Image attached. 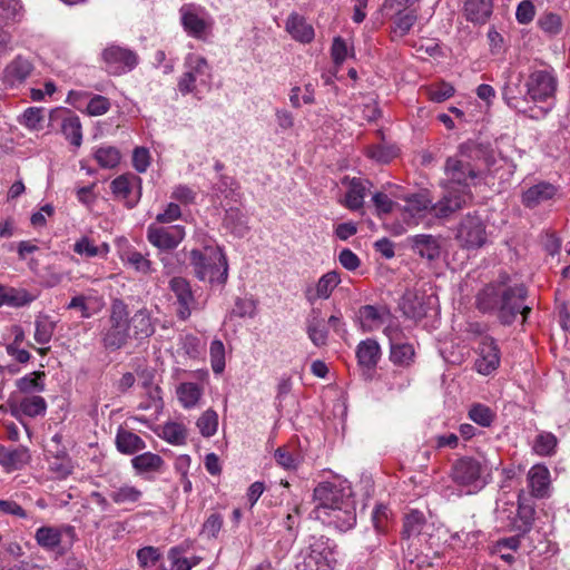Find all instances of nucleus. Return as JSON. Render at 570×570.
Listing matches in <instances>:
<instances>
[{
    "mask_svg": "<svg viewBox=\"0 0 570 570\" xmlns=\"http://www.w3.org/2000/svg\"><path fill=\"white\" fill-rule=\"evenodd\" d=\"M94 157L102 168H115L120 163V153L112 146L97 148Z\"/></svg>",
    "mask_w": 570,
    "mask_h": 570,
    "instance_id": "nucleus-53",
    "label": "nucleus"
},
{
    "mask_svg": "<svg viewBox=\"0 0 570 570\" xmlns=\"http://www.w3.org/2000/svg\"><path fill=\"white\" fill-rule=\"evenodd\" d=\"M353 56V47L342 37H334L331 46V57L336 67Z\"/></svg>",
    "mask_w": 570,
    "mask_h": 570,
    "instance_id": "nucleus-56",
    "label": "nucleus"
},
{
    "mask_svg": "<svg viewBox=\"0 0 570 570\" xmlns=\"http://www.w3.org/2000/svg\"><path fill=\"white\" fill-rule=\"evenodd\" d=\"M519 78L517 82L508 81L503 88L507 105L529 116L531 119L546 118L556 107L559 80L553 67L532 66L524 79L522 90Z\"/></svg>",
    "mask_w": 570,
    "mask_h": 570,
    "instance_id": "nucleus-2",
    "label": "nucleus"
},
{
    "mask_svg": "<svg viewBox=\"0 0 570 570\" xmlns=\"http://www.w3.org/2000/svg\"><path fill=\"white\" fill-rule=\"evenodd\" d=\"M435 298L433 296H425L413 291H407L402 296L400 307L403 314L414 321H420L428 316Z\"/></svg>",
    "mask_w": 570,
    "mask_h": 570,
    "instance_id": "nucleus-21",
    "label": "nucleus"
},
{
    "mask_svg": "<svg viewBox=\"0 0 570 570\" xmlns=\"http://www.w3.org/2000/svg\"><path fill=\"white\" fill-rule=\"evenodd\" d=\"M169 288L176 298L177 316L181 321L190 317L193 312L200 308L198 299L191 289L189 282L184 277H173L169 282Z\"/></svg>",
    "mask_w": 570,
    "mask_h": 570,
    "instance_id": "nucleus-16",
    "label": "nucleus"
},
{
    "mask_svg": "<svg viewBox=\"0 0 570 570\" xmlns=\"http://www.w3.org/2000/svg\"><path fill=\"white\" fill-rule=\"evenodd\" d=\"M72 250L85 259L94 257L105 259L110 253V245L107 242L98 243L91 235L85 234L75 240Z\"/></svg>",
    "mask_w": 570,
    "mask_h": 570,
    "instance_id": "nucleus-26",
    "label": "nucleus"
},
{
    "mask_svg": "<svg viewBox=\"0 0 570 570\" xmlns=\"http://www.w3.org/2000/svg\"><path fill=\"white\" fill-rule=\"evenodd\" d=\"M498 518L510 531L525 534L531 530L534 509L523 502L505 503V507L498 509Z\"/></svg>",
    "mask_w": 570,
    "mask_h": 570,
    "instance_id": "nucleus-12",
    "label": "nucleus"
},
{
    "mask_svg": "<svg viewBox=\"0 0 570 570\" xmlns=\"http://www.w3.org/2000/svg\"><path fill=\"white\" fill-rule=\"evenodd\" d=\"M353 497L352 487L347 479L340 475H333L331 479L320 482L314 489L315 519L325 518L326 512L335 505Z\"/></svg>",
    "mask_w": 570,
    "mask_h": 570,
    "instance_id": "nucleus-7",
    "label": "nucleus"
},
{
    "mask_svg": "<svg viewBox=\"0 0 570 570\" xmlns=\"http://www.w3.org/2000/svg\"><path fill=\"white\" fill-rule=\"evenodd\" d=\"M225 206L224 227L234 236L244 237L249 230L247 216L237 206L228 203Z\"/></svg>",
    "mask_w": 570,
    "mask_h": 570,
    "instance_id": "nucleus-32",
    "label": "nucleus"
},
{
    "mask_svg": "<svg viewBox=\"0 0 570 570\" xmlns=\"http://www.w3.org/2000/svg\"><path fill=\"white\" fill-rule=\"evenodd\" d=\"M43 111L41 107H29L19 118V122L29 130H40L43 122Z\"/></svg>",
    "mask_w": 570,
    "mask_h": 570,
    "instance_id": "nucleus-60",
    "label": "nucleus"
},
{
    "mask_svg": "<svg viewBox=\"0 0 570 570\" xmlns=\"http://www.w3.org/2000/svg\"><path fill=\"white\" fill-rule=\"evenodd\" d=\"M357 318L363 332H373L386 323L391 314L385 306L364 305L358 308Z\"/></svg>",
    "mask_w": 570,
    "mask_h": 570,
    "instance_id": "nucleus-25",
    "label": "nucleus"
},
{
    "mask_svg": "<svg viewBox=\"0 0 570 570\" xmlns=\"http://www.w3.org/2000/svg\"><path fill=\"white\" fill-rule=\"evenodd\" d=\"M180 348L190 358H197L204 351V344L200 338L194 334H185L179 338Z\"/></svg>",
    "mask_w": 570,
    "mask_h": 570,
    "instance_id": "nucleus-64",
    "label": "nucleus"
},
{
    "mask_svg": "<svg viewBox=\"0 0 570 570\" xmlns=\"http://www.w3.org/2000/svg\"><path fill=\"white\" fill-rule=\"evenodd\" d=\"M527 289L522 284H509L507 274L488 284L476 296V306L482 313L495 314L502 324H511L518 314L525 320L530 307L525 306Z\"/></svg>",
    "mask_w": 570,
    "mask_h": 570,
    "instance_id": "nucleus-3",
    "label": "nucleus"
},
{
    "mask_svg": "<svg viewBox=\"0 0 570 570\" xmlns=\"http://www.w3.org/2000/svg\"><path fill=\"white\" fill-rule=\"evenodd\" d=\"M139 379L141 385L147 394V396L157 405V403L161 400L160 396V387L154 384V371L150 368H145L139 372Z\"/></svg>",
    "mask_w": 570,
    "mask_h": 570,
    "instance_id": "nucleus-63",
    "label": "nucleus"
},
{
    "mask_svg": "<svg viewBox=\"0 0 570 570\" xmlns=\"http://www.w3.org/2000/svg\"><path fill=\"white\" fill-rule=\"evenodd\" d=\"M325 518H317L322 523L345 532L353 529L356 524V509L353 497L345 500L341 505H335L327 511Z\"/></svg>",
    "mask_w": 570,
    "mask_h": 570,
    "instance_id": "nucleus-18",
    "label": "nucleus"
},
{
    "mask_svg": "<svg viewBox=\"0 0 570 570\" xmlns=\"http://www.w3.org/2000/svg\"><path fill=\"white\" fill-rule=\"evenodd\" d=\"M108 495L115 504L132 510L141 501L144 493L136 485L125 482L111 485Z\"/></svg>",
    "mask_w": 570,
    "mask_h": 570,
    "instance_id": "nucleus-28",
    "label": "nucleus"
},
{
    "mask_svg": "<svg viewBox=\"0 0 570 570\" xmlns=\"http://www.w3.org/2000/svg\"><path fill=\"white\" fill-rule=\"evenodd\" d=\"M464 12L468 20L476 23H483L492 13V1L465 0Z\"/></svg>",
    "mask_w": 570,
    "mask_h": 570,
    "instance_id": "nucleus-40",
    "label": "nucleus"
},
{
    "mask_svg": "<svg viewBox=\"0 0 570 570\" xmlns=\"http://www.w3.org/2000/svg\"><path fill=\"white\" fill-rule=\"evenodd\" d=\"M417 20V10H399L395 13L393 21V33L399 37H404L409 33L411 28Z\"/></svg>",
    "mask_w": 570,
    "mask_h": 570,
    "instance_id": "nucleus-48",
    "label": "nucleus"
},
{
    "mask_svg": "<svg viewBox=\"0 0 570 570\" xmlns=\"http://www.w3.org/2000/svg\"><path fill=\"white\" fill-rule=\"evenodd\" d=\"M366 155L380 164H387L397 155V149L387 145H374L367 148Z\"/></svg>",
    "mask_w": 570,
    "mask_h": 570,
    "instance_id": "nucleus-62",
    "label": "nucleus"
},
{
    "mask_svg": "<svg viewBox=\"0 0 570 570\" xmlns=\"http://www.w3.org/2000/svg\"><path fill=\"white\" fill-rule=\"evenodd\" d=\"M390 348V358L394 364L407 366L414 358V348L409 343L401 341L392 344Z\"/></svg>",
    "mask_w": 570,
    "mask_h": 570,
    "instance_id": "nucleus-52",
    "label": "nucleus"
},
{
    "mask_svg": "<svg viewBox=\"0 0 570 570\" xmlns=\"http://www.w3.org/2000/svg\"><path fill=\"white\" fill-rule=\"evenodd\" d=\"M451 475L463 493L475 494L490 482L492 465L485 459L464 456L453 464Z\"/></svg>",
    "mask_w": 570,
    "mask_h": 570,
    "instance_id": "nucleus-6",
    "label": "nucleus"
},
{
    "mask_svg": "<svg viewBox=\"0 0 570 570\" xmlns=\"http://www.w3.org/2000/svg\"><path fill=\"white\" fill-rule=\"evenodd\" d=\"M196 425L204 438H210L217 432L218 414L208 409L198 417Z\"/></svg>",
    "mask_w": 570,
    "mask_h": 570,
    "instance_id": "nucleus-55",
    "label": "nucleus"
},
{
    "mask_svg": "<svg viewBox=\"0 0 570 570\" xmlns=\"http://www.w3.org/2000/svg\"><path fill=\"white\" fill-rule=\"evenodd\" d=\"M160 436L170 444L181 445L186 442L187 430L178 422H167L161 429Z\"/></svg>",
    "mask_w": 570,
    "mask_h": 570,
    "instance_id": "nucleus-50",
    "label": "nucleus"
},
{
    "mask_svg": "<svg viewBox=\"0 0 570 570\" xmlns=\"http://www.w3.org/2000/svg\"><path fill=\"white\" fill-rule=\"evenodd\" d=\"M558 444L554 434L550 432H541L534 440L533 450L537 454L542 456L551 455Z\"/></svg>",
    "mask_w": 570,
    "mask_h": 570,
    "instance_id": "nucleus-61",
    "label": "nucleus"
},
{
    "mask_svg": "<svg viewBox=\"0 0 570 570\" xmlns=\"http://www.w3.org/2000/svg\"><path fill=\"white\" fill-rule=\"evenodd\" d=\"M121 262L140 274H150L153 272L151 262L147 255L141 254L135 248H129L120 255Z\"/></svg>",
    "mask_w": 570,
    "mask_h": 570,
    "instance_id": "nucleus-47",
    "label": "nucleus"
},
{
    "mask_svg": "<svg viewBox=\"0 0 570 570\" xmlns=\"http://www.w3.org/2000/svg\"><path fill=\"white\" fill-rule=\"evenodd\" d=\"M61 132L75 148L82 144V127L78 116L68 115L61 121Z\"/></svg>",
    "mask_w": 570,
    "mask_h": 570,
    "instance_id": "nucleus-45",
    "label": "nucleus"
},
{
    "mask_svg": "<svg viewBox=\"0 0 570 570\" xmlns=\"http://www.w3.org/2000/svg\"><path fill=\"white\" fill-rule=\"evenodd\" d=\"M190 265L199 281L223 285L228 278V263L223 249L212 238H205L202 248L190 250Z\"/></svg>",
    "mask_w": 570,
    "mask_h": 570,
    "instance_id": "nucleus-4",
    "label": "nucleus"
},
{
    "mask_svg": "<svg viewBox=\"0 0 570 570\" xmlns=\"http://www.w3.org/2000/svg\"><path fill=\"white\" fill-rule=\"evenodd\" d=\"M71 532L73 529L69 525L66 527H40L37 529L35 539L37 543L46 550H55L59 547L62 538V532Z\"/></svg>",
    "mask_w": 570,
    "mask_h": 570,
    "instance_id": "nucleus-36",
    "label": "nucleus"
},
{
    "mask_svg": "<svg viewBox=\"0 0 570 570\" xmlns=\"http://www.w3.org/2000/svg\"><path fill=\"white\" fill-rule=\"evenodd\" d=\"M210 366L216 375L224 372L226 367V350L224 343L215 338L209 346Z\"/></svg>",
    "mask_w": 570,
    "mask_h": 570,
    "instance_id": "nucleus-51",
    "label": "nucleus"
},
{
    "mask_svg": "<svg viewBox=\"0 0 570 570\" xmlns=\"http://www.w3.org/2000/svg\"><path fill=\"white\" fill-rule=\"evenodd\" d=\"M426 445L433 450H452L459 445V436L453 432L435 434L428 439Z\"/></svg>",
    "mask_w": 570,
    "mask_h": 570,
    "instance_id": "nucleus-57",
    "label": "nucleus"
},
{
    "mask_svg": "<svg viewBox=\"0 0 570 570\" xmlns=\"http://www.w3.org/2000/svg\"><path fill=\"white\" fill-rule=\"evenodd\" d=\"M18 410L27 416L36 417L46 413L47 403L39 395L26 396L20 401Z\"/></svg>",
    "mask_w": 570,
    "mask_h": 570,
    "instance_id": "nucleus-49",
    "label": "nucleus"
},
{
    "mask_svg": "<svg viewBox=\"0 0 570 570\" xmlns=\"http://www.w3.org/2000/svg\"><path fill=\"white\" fill-rule=\"evenodd\" d=\"M117 450L124 454H134L146 448L145 441L134 432L119 429L116 434Z\"/></svg>",
    "mask_w": 570,
    "mask_h": 570,
    "instance_id": "nucleus-39",
    "label": "nucleus"
},
{
    "mask_svg": "<svg viewBox=\"0 0 570 570\" xmlns=\"http://www.w3.org/2000/svg\"><path fill=\"white\" fill-rule=\"evenodd\" d=\"M336 544L324 535H312L308 539L304 560L297 563V570H333L337 562Z\"/></svg>",
    "mask_w": 570,
    "mask_h": 570,
    "instance_id": "nucleus-9",
    "label": "nucleus"
},
{
    "mask_svg": "<svg viewBox=\"0 0 570 570\" xmlns=\"http://www.w3.org/2000/svg\"><path fill=\"white\" fill-rule=\"evenodd\" d=\"M428 524L425 517L421 511L412 510L405 518L403 523V537L406 539L419 537L426 532Z\"/></svg>",
    "mask_w": 570,
    "mask_h": 570,
    "instance_id": "nucleus-42",
    "label": "nucleus"
},
{
    "mask_svg": "<svg viewBox=\"0 0 570 570\" xmlns=\"http://www.w3.org/2000/svg\"><path fill=\"white\" fill-rule=\"evenodd\" d=\"M356 357L363 368H374L381 358L380 344L373 338L361 341L356 347Z\"/></svg>",
    "mask_w": 570,
    "mask_h": 570,
    "instance_id": "nucleus-34",
    "label": "nucleus"
},
{
    "mask_svg": "<svg viewBox=\"0 0 570 570\" xmlns=\"http://www.w3.org/2000/svg\"><path fill=\"white\" fill-rule=\"evenodd\" d=\"M49 469L57 479H66L72 473L73 464L71 459L61 452L50 461Z\"/></svg>",
    "mask_w": 570,
    "mask_h": 570,
    "instance_id": "nucleus-58",
    "label": "nucleus"
},
{
    "mask_svg": "<svg viewBox=\"0 0 570 570\" xmlns=\"http://www.w3.org/2000/svg\"><path fill=\"white\" fill-rule=\"evenodd\" d=\"M528 481L531 493L534 497L543 498L548 494L550 488V472L546 465H533L529 470Z\"/></svg>",
    "mask_w": 570,
    "mask_h": 570,
    "instance_id": "nucleus-35",
    "label": "nucleus"
},
{
    "mask_svg": "<svg viewBox=\"0 0 570 570\" xmlns=\"http://www.w3.org/2000/svg\"><path fill=\"white\" fill-rule=\"evenodd\" d=\"M341 275L336 271H330L322 275L314 284H308L304 289V296L308 304L328 299L334 289L341 284Z\"/></svg>",
    "mask_w": 570,
    "mask_h": 570,
    "instance_id": "nucleus-19",
    "label": "nucleus"
},
{
    "mask_svg": "<svg viewBox=\"0 0 570 570\" xmlns=\"http://www.w3.org/2000/svg\"><path fill=\"white\" fill-rule=\"evenodd\" d=\"M476 354L474 367L479 374L490 375L500 366L501 351L493 337L482 335L478 343Z\"/></svg>",
    "mask_w": 570,
    "mask_h": 570,
    "instance_id": "nucleus-15",
    "label": "nucleus"
},
{
    "mask_svg": "<svg viewBox=\"0 0 570 570\" xmlns=\"http://www.w3.org/2000/svg\"><path fill=\"white\" fill-rule=\"evenodd\" d=\"M455 238L465 249L481 248L488 239L484 222L478 215L468 214L461 219Z\"/></svg>",
    "mask_w": 570,
    "mask_h": 570,
    "instance_id": "nucleus-14",
    "label": "nucleus"
},
{
    "mask_svg": "<svg viewBox=\"0 0 570 570\" xmlns=\"http://www.w3.org/2000/svg\"><path fill=\"white\" fill-rule=\"evenodd\" d=\"M480 535V531H455L450 534L449 546L454 550L473 547Z\"/></svg>",
    "mask_w": 570,
    "mask_h": 570,
    "instance_id": "nucleus-59",
    "label": "nucleus"
},
{
    "mask_svg": "<svg viewBox=\"0 0 570 570\" xmlns=\"http://www.w3.org/2000/svg\"><path fill=\"white\" fill-rule=\"evenodd\" d=\"M320 309L313 308L306 320V333L311 342L317 346H324L327 343L328 331L324 320L320 316Z\"/></svg>",
    "mask_w": 570,
    "mask_h": 570,
    "instance_id": "nucleus-33",
    "label": "nucleus"
},
{
    "mask_svg": "<svg viewBox=\"0 0 570 570\" xmlns=\"http://www.w3.org/2000/svg\"><path fill=\"white\" fill-rule=\"evenodd\" d=\"M342 185L346 187V193L341 203L351 210L361 209L372 183L361 177H344Z\"/></svg>",
    "mask_w": 570,
    "mask_h": 570,
    "instance_id": "nucleus-20",
    "label": "nucleus"
},
{
    "mask_svg": "<svg viewBox=\"0 0 570 570\" xmlns=\"http://www.w3.org/2000/svg\"><path fill=\"white\" fill-rule=\"evenodd\" d=\"M469 417L478 425L489 428L494 421L495 413L489 406L475 403L469 410Z\"/></svg>",
    "mask_w": 570,
    "mask_h": 570,
    "instance_id": "nucleus-54",
    "label": "nucleus"
},
{
    "mask_svg": "<svg viewBox=\"0 0 570 570\" xmlns=\"http://www.w3.org/2000/svg\"><path fill=\"white\" fill-rule=\"evenodd\" d=\"M203 394V387L195 382H183L176 387L177 400L185 410L197 407Z\"/></svg>",
    "mask_w": 570,
    "mask_h": 570,
    "instance_id": "nucleus-37",
    "label": "nucleus"
},
{
    "mask_svg": "<svg viewBox=\"0 0 570 570\" xmlns=\"http://www.w3.org/2000/svg\"><path fill=\"white\" fill-rule=\"evenodd\" d=\"M503 159L497 160L474 144H462L444 165L443 197L435 203L434 215L444 218L472 200V187L494 186Z\"/></svg>",
    "mask_w": 570,
    "mask_h": 570,
    "instance_id": "nucleus-1",
    "label": "nucleus"
},
{
    "mask_svg": "<svg viewBox=\"0 0 570 570\" xmlns=\"http://www.w3.org/2000/svg\"><path fill=\"white\" fill-rule=\"evenodd\" d=\"M186 230L183 225H163L150 223L146 230V237L150 245L160 252L176 249L184 240Z\"/></svg>",
    "mask_w": 570,
    "mask_h": 570,
    "instance_id": "nucleus-13",
    "label": "nucleus"
},
{
    "mask_svg": "<svg viewBox=\"0 0 570 570\" xmlns=\"http://www.w3.org/2000/svg\"><path fill=\"white\" fill-rule=\"evenodd\" d=\"M128 325L135 340H145L155 333L151 314L146 307L139 308L130 317L128 316Z\"/></svg>",
    "mask_w": 570,
    "mask_h": 570,
    "instance_id": "nucleus-30",
    "label": "nucleus"
},
{
    "mask_svg": "<svg viewBox=\"0 0 570 570\" xmlns=\"http://www.w3.org/2000/svg\"><path fill=\"white\" fill-rule=\"evenodd\" d=\"M405 206L403 208V217L407 224H419L428 212L434 213L435 204H432L431 198L426 193H419L410 195L405 198Z\"/></svg>",
    "mask_w": 570,
    "mask_h": 570,
    "instance_id": "nucleus-22",
    "label": "nucleus"
},
{
    "mask_svg": "<svg viewBox=\"0 0 570 570\" xmlns=\"http://www.w3.org/2000/svg\"><path fill=\"white\" fill-rule=\"evenodd\" d=\"M142 180L139 176L128 173L116 177L110 183L112 195L125 202L128 208H134L141 198Z\"/></svg>",
    "mask_w": 570,
    "mask_h": 570,
    "instance_id": "nucleus-17",
    "label": "nucleus"
},
{
    "mask_svg": "<svg viewBox=\"0 0 570 570\" xmlns=\"http://www.w3.org/2000/svg\"><path fill=\"white\" fill-rule=\"evenodd\" d=\"M164 460L160 455L145 452L131 459V465L138 474L160 471Z\"/></svg>",
    "mask_w": 570,
    "mask_h": 570,
    "instance_id": "nucleus-44",
    "label": "nucleus"
},
{
    "mask_svg": "<svg viewBox=\"0 0 570 570\" xmlns=\"http://www.w3.org/2000/svg\"><path fill=\"white\" fill-rule=\"evenodd\" d=\"M286 32L299 43H311L315 38V30L306 18L298 12H291L285 21Z\"/></svg>",
    "mask_w": 570,
    "mask_h": 570,
    "instance_id": "nucleus-24",
    "label": "nucleus"
},
{
    "mask_svg": "<svg viewBox=\"0 0 570 570\" xmlns=\"http://www.w3.org/2000/svg\"><path fill=\"white\" fill-rule=\"evenodd\" d=\"M24 16L21 0H0V27L20 23Z\"/></svg>",
    "mask_w": 570,
    "mask_h": 570,
    "instance_id": "nucleus-38",
    "label": "nucleus"
},
{
    "mask_svg": "<svg viewBox=\"0 0 570 570\" xmlns=\"http://www.w3.org/2000/svg\"><path fill=\"white\" fill-rule=\"evenodd\" d=\"M167 559L169 561V569L167 570H191L202 561V558L197 556L186 557L184 548L179 546L168 550Z\"/></svg>",
    "mask_w": 570,
    "mask_h": 570,
    "instance_id": "nucleus-41",
    "label": "nucleus"
},
{
    "mask_svg": "<svg viewBox=\"0 0 570 570\" xmlns=\"http://www.w3.org/2000/svg\"><path fill=\"white\" fill-rule=\"evenodd\" d=\"M38 295L23 287H13L0 284V308L8 306L12 308H21L29 306L37 299Z\"/></svg>",
    "mask_w": 570,
    "mask_h": 570,
    "instance_id": "nucleus-27",
    "label": "nucleus"
},
{
    "mask_svg": "<svg viewBox=\"0 0 570 570\" xmlns=\"http://www.w3.org/2000/svg\"><path fill=\"white\" fill-rule=\"evenodd\" d=\"M56 321L46 314H39L35 320V341L40 345H46L51 341L56 330Z\"/></svg>",
    "mask_w": 570,
    "mask_h": 570,
    "instance_id": "nucleus-46",
    "label": "nucleus"
},
{
    "mask_svg": "<svg viewBox=\"0 0 570 570\" xmlns=\"http://www.w3.org/2000/svg\"><path fill=\"white\" fill-rule=\"evenodd\" d=\"M557 193V186L548 181H540L523 191L522 204L528 208H534L552 199Z\"/></svg>",
    "mask_w": 570,
    "mask_h": 570,
    "instance_id": "nucleus-29",
    "label": "nucleus"
},
{
    "mask_svg": "<svg viewBox=\"0 0 570 570\" xmlns=\"http://www.w3.org/2000/svg\"><path fill=\"white\" fill-rule=\"evenodd\" d=\"M30 458V452L26 446H0V465L7 472L22 469L26 464H28Z\"/></svg>",
    "mask_w": 570,
    "mask_h": 570,
    "instance_id": "nucleus-31",
    "label": "nucleus"
},
{
    "mask_svg": "<svg viewBox=\"0 0 570 570\" xmlns=\"http://www.w3.org/2000/svg\"><path fill=\"white\" fill-rule=\"evenodd\" d=\"M178 14L180 26L188 37L207 41L213 36L215 19L204 6L195 2L184 3Z\"/></svg>",
    "mask_w": 570,
    "mask_h": 570,
    "instance_id": "nucleus-8",
    "label": "nucleus"
},
{
    "mask_svg": "<svg viewBox=\"0 0 570 570\" xmlns=\"http://www.w3.org/2000/svg\"><path fill=\"white\" fill-rule=\"evenodd\" d=\"M414 250L429 261L435 259L440 255V246L438 240L431 235H415L412 238Z\"/></svg>",
    "mask_w": 570,
    "mask_h": 570,
    "instance_id": "nucleus-43",
    "label": "nucleus"
},
{
    "mask_svg": "<svg viewBox=\"0 0 570 570\" xmlns=\"http://www.w3.org/2000/svg\"><path fill=\"white\" fill-rule=\"evenodd\" d=\"M213 83L212 67L207 59L196 52L184 58V72L178 78L177 89L183 96L191 95L200 100L209 92Z\"/></svg>",
    "mask_w": 570,
    "mask_h": 570,
    "instance_id": "nucleus-5",
    "label": "nucleus"
},
{
    "mask_svg": "<svg viewBox=\"0 0 570 570\" xmlns=\"http://www.w3.org/2000/svg\"><path fill=\"white\" fill-rule=\"evenodd\" d=\"M32 71V62L22 56H17L4 68L2 81L7 87L17 88L29 78Z\"/></svg>",
    "mask_w": 570,
    "mask_h": 570,
    "instance_id": "nucleus-23",
    "label": "nucleus"
},
{
    "mask_svg": "<svg viewBox=\"0 0 570 570\" xmlns=\"http://www.w3.org/2000/svg\"><path fill=\"white\" fill-rule=\"evenodd\" d=\"M101 60L106 71L112 76L128 73L139 63L138 55L134 50L115 43L102 50Z\"/></svg>",
    "mask_w": 570,
    "mask_h": 570,
    "instance_id": "nucleus-11",
    "label": "nucleus"
},
{
    "mask_svg": "<svg viewBox=\"0 0 570 570\" xmlns=\"http://www.w3.org/2000/svg\"><path fill=\"white\" fill-rule=\"evenodd\" d=\"M129 338L132 335L128 325V307L122 301L116 299L110 308L109 327L104 333V345L112 351L119 350Z\"/></svg>",
    "mask_w": 570,
    "mask_h": 570,
    "instance_id": "nucleus-10",
    "label": "nucleus"
}]
</instances>
